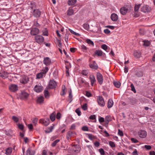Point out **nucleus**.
Listing matches in <instances>:
<instances>
[{
  "instance_id": "7ed1b4c3",
  "label": "nucleus",
  "mask_w": 155,
  "mask_h": 155,
  "mask_svg": "<svg viewBox=\"0 0 155 155\" xmlns=\"http://www.w3.org/2000/svg\"><path fill=\"white\" fill-rule=\"evenodd\" d=\"M34 39L36 42L41 45L44 41V38L41 35H36L35 36Z\"/></svg>"
},
{
  "instance_id": "f257e3e1",
  "label": "nucleus",
  "mask_w": 155,
  "mask_h": 155,
  "mask_svg": "<svg viewBox=\"0 0 155 155\" xmlns=\"http://www.w3.org/2000/svg\"><path fill=\"white\" fill-rule=\"evenodd\" d=\"M131 5H125L124 6L121 7L120 9V12L123 15H125L128 11L131 10Z\"/></svg>"
},
{
  "instance_id": "13d9d810",
  "label": "nucleus",
  "mask_w": 155,
  "mask_h": 155,
  "mask_svg": "<svg viewBox=\"0 0 155 155\" xmlns=\"http://www.w3.org/2000/svg\"><path fill=\"white\" fill-rule=\"evenodd\" d=\"M144 147L147 150H150L151 149V147L150 145H145Z\"/></svg>"
},
{
  "instance_id": "052dcab7",
  "label": "nucleus",
  "mask_w": 155,
  "mask_h": 155,
  "mask_svg": "<svg viewBox=\"0 0 155 155\" xmlns=\"http://www.w3.org/2000/svg\"><path fill=\"white\" fill-rule=\"evenodd\" d=\"M18 128L21 130H23L24 128V126L22 124H19L18 125Z\"/></svg>"
},
{
  "instance_id": "58836bf2",
  "label": "nucleus",
  "mask_w": 155,
  "mask_h": 155,
  "mask_svg": "<svg viewBox=\"0 0 155 155\" xmlns=\"http://www.w3.org/2000/svg\"><path fill=\"white\" fill-rule=\"evenodd\" d=\"M83 28L86 30H88L89 28V25L87 23H84L83 25Z\"/></svg>"
},
{
  "instance_id": "f704fd0d",
  "label": "nucleus",
  "mask_w": 155,
  "mask_h": 155,
  "mask_svg": "<svg viewBox=\"0 0 155 155\" xmlns=\"http://www.w3.org/2000/svg\"><path fill=\"white\" fill-rule=\"evenodd\" d=\"M43 33L42 35L43 36H48V31L46 28H45L44 30L42 31Z\"/></svg>"
},
{
  "instance_id": "680f3d73",
  "label": "nucleus",
  "mask_w": 155,
  "mask_h": 155,
  "mask_svg": "<svg viewBox=\"0 0 155 155\" xmlns=\"http://www.w3.org/2000/svg\"><path fill=\"white\" fill-rule=\"evenodd\" d=\"M118 134L120 136H123V131L120 129H118Z\"/></svg>"
},
{
  "instance_id": "ddd939ff",
  "label": "nucleus",
  "mask_w": 155,
  "mask_h": 155,
  "mask_svg": "<svg viewBox=\"0 0 155 155\" xmlns=\"http://www.w3.org/2000/svg\"><path fill=\"white\" fill-rule=\"evenodd\" d=\"M29 81V78L27 76H24L20 79V82L22 84H25L27 83Z\"/></svg>"
},
{
  "instance_id": "4c0bfd02",
  "label": "nucleus",
  "mask_w": 155,
  "mask_h": 155,
  "mask_svg": "<svg viewBox=\"0 0 155 155\" xmlns=\"http://www.w3.org/2000/svg\"><path fill=\"white\" fill-rule=\"evenodd\" d=\"M12 119L15 123H17L19 121V119L18 117L15 116H13L12 117Z\"/></svg>"
},
{
  "instance_id": "a18cd8bd",
  "label": "nucleus",
  "mask_w": 155,
  "mask_h": 155,
  "mask_svg": "<svg viewBox=\"0 0 155 155\" xmlns=\"http://www.w3.org/2000/svg\"><path fill=\"white\" fill-rule=\"evenodd\" d=\"M88 74L87 71L86 70H83L81 72V74L85 76H87Z\"/></svg>"
},
{
  "instance_id": "e433bc0d",
  "label": "nucleus",
  "mask_w": 155,
  "mask_h": 155,
  "mask_svg": "<svg viewBox=\"0 0 155 155\" xmlns=\"http://www.w3.org/2000/svg\"><path fill=\"white\" fill-rule=\"evenodd\" d=\"M33 26L34 27H36V28H39L40 27V25L39 24L37 20L36 21H35V22H34L33 24Z\"/></svg>"
},
{
  "instance_id": "603ef678",
  "label": "nucleus",
  "mask_w": 155,
  "mask_h": 155,
  "mask_svg": "<svg viewBox=\"0 0 155 155\" xmlns=\"http://www.w3.org/2000/svg\"><path fill=\"white\" fill-rule=\"evenodd\" d=\"M38 120V119L36 118H33L32 120V123L34 124L35 125H36L37 124Z\"/></svg>"
},
{
  "instance_id": "412c9836",
  "label": "nucleus",
  "mask_w": 155,
  "mask_h": 155,
  "mask_svg": "<svg viewBox=\"0 0 155 155\" xmlns=\"http://www.w3.org/2000/svg\"><path fill=\"white\" fill-rule=\"evenodd\" d=\"M35 152L31 150L30 148H28L26 152V155H34Z\"/></svg>"
},
{
  "instance_id": "7c9ffc66",
  "label": "nucleus",
  "mask_w": 155,
  "mask_h": 155,
  "mask_svg": "<svg viewBox=\"0 0 155 155\" xmlns=\"http://www.w3.org/2000/svg\"><path fill=\"white\" fill-rule=\"evenodd\" d=\"M67 15L68 16H71L73 15L74 13V10L72 9L69 8L67 11Z\"/></svg>"
},
{
  "instance_id": "864d4df0",
  "label": "nucleus",
  "mask_w": 155,
  "mask_h": 155,
  "mask_svg": "<svg viewBox=\"0 0 155 155\" xmlns=\"http://www.w3.org/2000/svg\"><path fill=\"white\" fill-rule=\"evenodd\" d=\"M136 75L138 77H141L143 76V73L139 71L137 72Z\"/></svg>"
},
{
  "instance_id": "bb28decb",
  "label": "nucleus",
  "mask_w": 155,
  "mask_h": 155,
  "mask_svg": "<svg viewBox=\"0 0 155 155\" xmlns=\"http://www.w3.org/2000/svg\"><path fill=\"white\" fill-rule=\"evenodd\" d=\"M77 0H68V4L69 6L74 5L76 3Z\"/></svg>"
},
{
  "instance_id": "b1692460",
  "label": "nucleus",
  "mask_w": 155,
  "mask_h": 155,
  "mask_svg": "<svg viewBox=\"0 0 155 155\" xmlns=\"http://www.w3.org/2000/svg\"><path fill=\"white\" fill-rule=\"evenodd\" d=\"M5 134L7 136L9 137H12L14 135L13 131L11 130H9L8 131H5Z\"/></svg>"
},
{
  "instance_id": "0e129e2a",
  "label": "nucleus",
  "mask_w": 155,
  "mask_h": 155,
  "mask_svg": "<svg viewBox=\"0 0 155 155\" xmlns=\"http://www.w3.org/2000/svg\"><path fill=\"white\" fill-rule=\"evenodd\" d=\"M85 95L86 96L88 97H90L92 95L88 91H86V94Z\"/></svg>"
},
{
  "instance_id": "a878e982",
  "label": "nucleus",
  "mask_w": 155,
  "mask_h": 155,
  "mask_svg": "<svg viewBox=\"0 0 155 155\" xmlns=\"http://www.w3.org/2000/svg\"><path fill=\"white\" fill-rule=\"evenodd\" d=\"M114 104V102L111 99H109L107 103V108H110L113 106Z\"/></svg>"
},
{
  "instance_id": "2eb2a0df",
  "label": "nucleus",
  "mask_w": 155,
  "mask_h": 155,
  "mask_svg": "<svg viewBox=\"0 0 155 155\" xmlns=\"http://www.w3.org/2000/svg\"><path fill=\"white\" fill-rule=\"evenodd\" d=\"M90 68L92 69L96 70L98 68L97 64L95 61H93L91 63L89 64Z\"/></svg>"
},
{
  "instance_id": "5701e85b",
  "label": "nucleus",
  "mask_w": 155,
  "mask_h": 155,
  "mask_svg": "<svg viewBox=\"0 0 155 155\" xmlns=\"http://www.w3.org/2000/svg\"><path fill=\"white\" fill-rule=\"evenodd\" d=\"M134 56L137 58H139L141 57V54L139 51H135L133 53Z\"/></svg>"
},
{
  "instance_id": "ea45409f",
  "label": "nucleus",
  "mask_w": 155,
  "mask_h": 155,
  "mask_svg": "<svg viewBox=\"0 0 155 155\" xmlns=\"http://www.w3.org/2000/svg\"><path fill=\"white\" fill-rule=\"evenodd\" d=\"M144 42L143 45L145 46H148L150 44V43L149 41L148 40H145L143 41Z\"/></svg>"
},
{
  "instance_id": "6e6d98bb",
  "label": "nucleus",
  "mask_w": 155,
  "mask_h": 155,
  "mask_svg": "<svg viewBox=\"0 0 155 155\" xmlns=\"http://www.w3.org/2000/svg\"><path fill=\"white\" fill-rule=\"evenodd\" d=\"M131 140L133 143H136L139 142V141L135 138H131Z\"/></svg>"
},
{
  "instance_id": "473e14b6",
  "label": "nucleus",
  "mask_w": 155,
  "mask_h": 155,
  "mask_svg": "<svg viewBox=\"0 0 155 155\" xmlns=\"http://www.w3.org/2000/svg\"><path fill=\"white\" fill-rule=\"evenodd\" d=\"M73 135V132L71 131H69L67 133L66 135V138L67 140H69L70 137H71Z\"/></svg>"
},
{
  "instance_id": "f03ea898",
  "label": "nucleus",
  "mask_w": 155,
  "mask_h": 155,
  "mask_svg": "<svg viewBox=\"0 0 155 155\" xmlns=\"http://www.w3.org/2000/svg\"><path fill=\"white\" fill-rule=\"evenodd\" d=\"M49 68L48 67H45L41 71L36 74V78L37 79H40L45 76L46 73L48 72Z\"/></svg>"
},
{
  "instance_id": "de8ad7c7",
  "label": "nucleus",
  "mask_w": 155,
  "mask_h": 155,
  "mask_svg": "<svg viewBox=\"0 0 155 155\" xmlns=\"http://www.w3.org/2000/svg\"><path fill=\"white\" fill-rule=\"evenodd\" d=\"M130 87L131 88V90L133 91L134 93H136V91L132 83H131L130 85Z\"/></svg>"
},
{
  "instance_id": "4d7b16f0",
  "label": "nucleus",
  "mask_w": 155,
  "mask_h": 155,
  "mask_svg": "<svg viewBox=\"0 0 155 155\" xmlns=\"http://www.w3.org/2000/svg\"><path fill=\"white\" fill-rule=\"evenodd\" d=\"M96 116L95 115H92L90 116L89 117V119L92 120H94L96 119Z\"/></svg>"
},
{
  "instance_id": "09e8293b",
  "label": "nucleus",
  "mask_w": 155,
  "mask_h": 155,
  "mask_svg": "<svg viewBox=\"0 0 155 155\" xmlns=\"http://www.w3.org/2000/svg\"><path fill=\"white\" fill-rule=\"evenodd\" d=\"M76 113L77 114L78 116H80L81 115V112L79 108L75 110Z\"/></svg>"
},
{
  "instance_id": "c85d7f7f",
  "label": "nucleus",
  "mask_w": 155,
  "mask_h": 155,
  "mask_svg": "<svg viewBox=\"0 0 155 155\" xmlns=\"http://www.w3.org/2000/svg\"><path fill=\"white\" fill-rule=\"evenodd\" d=\"M0 77L3 78H6L7 77V72L3 71L1 73H0Z\"/></svg>"
},
{
  "instance_id": "a211bd4d",
  "label": "nucleus",
  "mask_w": 155,
  "mask_h": 155,
  "mask_svg": "<svg viewBox=\"0 0 155 155\" xmlns=\"http://www.w3.org/2000/svg\"><path fill=\"white\" fill-rule=\"evenodd\" d=\"M89 78L91 81V84L92 86H93L94 84L96 82V80L94 75L91 74L90 75Z\"/></svg>"
},
{
  "instance_id": "f8f14e48",
  "label": "nucleus",
  "mask_w": 155,
  "mask_h": 155,
  "mask_svg": "<svg viewBox=\"0 0 155 155\" xmlns=\"http://www.w3.org/2000/svg\"><path fill=\"white\" fill-rule=\"evenodd\" d=\"M147 132L144 130H141L139 131L138 132V135L141 138H144L147 135Z\"/></svg>"
},
{
  "instance_id": "6ab92c4d",
  "label": "nucleus",
  "mask_w": 155,
  "mask_h": 155,
  "mask_svg": "<svg viewBox=\"0 0 155 155\" xmlns=\"http://www.w3.org/2000/svg\"><path fill=\"white\" fill-rule=\"evenodd\" d=\"M103 53V52L101 50H97L94 52V53L93 54V56H95V55H97L98 56H102Z\"/></svg>"
},
{
  "instance_id": "c9c22d12",
  "label": "nucleus",
  "mask_w": 155,
  "mask_h": 155,
  "mask_svg": "<svg viewBox=\"0 0 155 155\" xmlns=\"http://www.w3.org/2000/svg\"><path fill=\"white\" fill-rule=\"evenodd\" d=\"M60 141V140L59 139H57L55 140L51 143V146L52 147H54L57 144V143H58Z\"/></svg>"
},
{
  "instance_id": "2f4dec72",
  "label": "nucleus",
  "mask_w": 155,
  "mask_h": 155,
  "mask_svg": "<svg viewBox=\"0 0 155 155\" xmlns=\"http://www.w3.org/2000/svg\"><path fill=\"white\" fill-rule=\"evenodd\" d=\"M65 85L62 86V91L60 93V94L61 96L64 95L65 94Z\"/></svg>"
},
{
  "instance_id": "1a4fd4ad",
  "label": "nucleus",
  "mask_w": 155,
  "mask_h": 155,
  "mask_svg": "<svg viewBox=\"0 0 155 155\" xmlns=\"http://www.w3.org/2000/svg\"><path fill=\"white\" fill-rule=\"evenodd\" d=\"M57 85L56 81L54 80H51L49 81L48 87L50 89H54L56 87Z\"/></svg>"
},
{
  "instance_id": "20e7f679",
  "label": "nucleus",
  "mask_w": 155,
  "mask_h": 155,
  "mask_svg": "<svg viewBox=\"0 0 155 155\" xmlns=\"http://www.w3.org/2000/svg\"><path fill=\"white\" fill-rule=\"evenodd\" d=\"M97 102L99 106L103 107L105 105V102L104 99L102 96H98L97 97Z\"/></svg>"
},
{
  "instance_id": "79ce46f5",
  "label": "nucleus",
  "mask_w": 155,
  "mask_h": 155,
  "mask_svg": "<svg viewBox=\"0 0 155 155\" xmlns=\"http://www.w3.org/2000/svg\"><path fill=\"white\" fill-rule=\"evenodd\" d=\"M69 92V96L68 97L71 100V101L72 100V91L71 89H70L68 91Z\"/></svg>"
},
{
  "instance_id": "393cba45",
  "label": "nucleus",
  "mask_w": 155,
  "mask_h": 155,
  "mask_svg": "<svg viewBox=\"0 0 155 155\" xmlns=\"http://www.w3.org/2000/svg\"><path fill=\"white\" fill-rule=\"evenodd\" d=\"M56 113L55 112H53L51 114L50 116V118L51 120L53 122L54 121L55 119Z\"/></svg>"
},
{
  "instance_id": "72a5a7b5",
  "label": "nucleus",
  "mask_w": 155,
  "mask_h": 155,
  "mask_svg": "<svg viewBox=\"0 0 155 155\" xmlns=\"http://www.w3.org/2000/svg\"><path fill=\"white\" fill-rule=\"evenodd\" d=\"M86 41L89 45H91L92 46H94V42L90 39H87L86 40Z\"/></svg>"
},
{
  "instance_id": "aec40b11",
  "label": "nucleus",
  "mask_w": 155,
  "mask_h": 155,
  "mask_svg": "<svg viewBox=\"0 0 155 155\" xmlns=\"http://www.w3.org/2000/svg\"><path fill=\"white\" fill-rule=\"evenodd\" d=\"M110 18L113 21H116L118 20V18L117 14L113 13L111 15Z\"/></svg>"
},
{
  "instance_id": "c756f323",
  "label": "nucleus",
  "mask_w": 155,
  "mask_h": 155,
  "mask_svg": "<svg viewBox=\"0 0 155 155\" xmlns=\"http://www.w3.org/2000/svg\"><path fill=\"white\" fill-rule=\"evenodd\" d=\"M12 152V148L11 147H9L6 150L5 154L7 155H10Z\"/></svg>"
},
{
  "instance_id": "3c124183",
  "label": "nucleus",
  "mask_w": 155,
  "mask_h": 155,
  "mask_svg": "<svg viewBox=\"0 0 155 155\" xmlns=\"http://www.w3.org/2000/svg\"><path fill=\"white\" fill-rule=\"evenodd\" d=\"M56 116L57 119L59 120L61 117V114L60 112H58L56 114Z\"/></svg>"
},
{
  "instance_id": "4be33fe9",
  "label": "nucleus",
  "mask_w": 155,
  "mask_h": 155,
  "mask_svg": "<svg viewBox=\"0 0 155 155\" xmlns=\"http://www.w3.org/2000/svg\"><path fill=\"white\" fill-rule=\"evenodd\" d=\"M44 101V98L43 96H41L38 97L37 102L38 104H41L43 103Z\"/></svg>"
},
{
  "instance_id": "9d476101",
  "label": "nucleus",
  "mask_w": 155,
  "mask_h": 155,
  "mask_svg": "<svg viewBox=\"0 0 155 155\" xmlns=\"http://www.w3.org/2000/svg\"><path fill=\"white\" fill-rule=\"evenodd\" d=\"M39 33V29L36 28H32L30 31V34L31 35L36 36Z\"/></svg>"
},
{
  "instance_id": "39448f33",
  "label": "nucleus",
  "mask_w": 155,
  "mask_h": 155,
  "mask_svg": "<svg viewBox=\"0 0 155 155\" xmlns=\"http://www.w3.org/2000/svg\"><path fill=\"white\" fill-rule=\"evenodd\" d=\"M41 15V11L38 9H34L32 12L33 15L35 18L40 17Z\"/></svg>"
},
{
  "instance_id": "c03bdc74",
  "label": "nucleus",
  "mask_w": 155,
  "mask_h": 155,
  "mask_svg": "<svg viewBox=\"0 0 155 155\" xmlns=\"http://www.w3.org/2000/svg\"><path fill=\"white\" fill-rule=\"evenodd\" d=\"M101 48L106 51L107 52H108V51H107V46L105 44H103L101 45Z\"/></svg>"
},
{
  "instance_id": "bf43d9fd",
  "label": "nucleus",
  "mask_w": 155,
  "mask_h": 155,
  "mask_svg": "<svg viewBox=\"0 0 155 155\" xmlns=\"http://www.w3.org/2000/svg\"><path fill=\"white\" fill-rule=\"evenodd\" d=\"M104 121V118L103 117L99 116V121L100 123L103 122Z\"/></svg>"
},
{
  "instance_id": "5fc2aeb1",
  "label": "nucleus",
  "mask_w": 155,
  "mask_h": 155,
  "mask_svg": "<svg viewBox=\"0 0 155 155\" xmlns=\"http://www.w3.org/2000/svg\"><path fill=\"white\" fill-rule=\"evenodd\" d=\"M99 152L101 155H104L105 154V151L102 148L99 149Z\"/></svg>"
},
{
  "instance_id": "69168bd1",
  "label": "nucleus",
  "mask_w": 155,
  "mask_h": 155,
  "mask_svg": "<svg viewBox=\"0 0 155 155\" xmlns=\"http://www.w3.org/2000/svg\"><path fill=\"white\" fill-rule=\"evenodd\" d=\"M105 120H109V121H110L111 120L110 116L107 115V116H106V117H105Z\"/></svg>"
},
{
  "instance_id": "8fccbe9b",
  "label": "nucleus",
  "mask_w": 155,
  "mask_h": 155,
  "mask_svg": "<svg viewBox=\"0 0 155 155\" xmlns=\"http://www.w3.org/2000/svg\"><path fill=\"white\" fill-rule=\"evenodd\" d=\"M82 109L84 110H86L87 109V104L85 103L84 104L82 107Z\"/></svg>"
},
{
  "instance_id": "37998d69",
  "label": "nucleus",
  "mask_w": 155,
  "mask_h": 155,
  "mask_svg": "<svg viewBox=\"0 0 155 155\" xmlns=\"http://www.w3.org/2000/svg\"><path fill=\"white\" fill-rule=\"evenodd\" d=\"M141 5L140 4L135 5L134 7V11L135 12L138 11L139 8Z\"/></svg>"
},
{
  "instance_id": "0eeeda50",
  "label": "nucleus",
  "mask_w": 155,
  "mask_h": 155,
  "mask_svg": "<svg viewBox=\"0 0 155 155\" xmlns=\"http://www.w3.org/2000/svg\"><path fill=\"white\" fill-rule=\"evenodd\" d=\"M39 122L44 126H46L49 124V119L48 118L41 119L40 120Z\"/></svg>"
},
{
  "instance_id": "6e6552de",
  "label": "nucleus",
  "mask_w": 155,
  "mask_h": 155,
  "mask_svg": "<svg viewBox=\"0 0 155 155\" xmlns=\"http://www.w3.org/2000/svg\"><path fill=\"white\" fill-rule=\"evenodd\" d=\"M150 8L148 5H144L141 8V12L144 13H148L150 11Z\"/></svg>"
},
{
  "instance_id": "dca6fc26",
  "label": "nucleus",
  "mask_w": 155,
  "mask_h": 155,
  "mask_svg": "<svg viewBox=\"0 0 155 155\" xmlns=\"http://www.w3.org/2000/svg\"><path fill=\"white\" fill-rule=\"evenodd\" d=\"M9 89L11 91L15 92L18 89V86L15 84H12L9 86Z\"/></svg>"
},
{
  "instance_id": "423d86ee",
  "label": "nucleus",
  "mask_w": 155,
  "mask_h": 155,
  "mask_svg": "<svg viewBox=\"0 0 155 155\" xmlns=\"http://www.w3.org/2000/svg\"><path fill=\"white\" fill-rule=\"evenodd\" d=\"M97 79L100 85H101L103 81V78L102 74L99 72L97 73Z\"/></svg>"
},
{
  "instance_id": "9b49d317",
  "label": "nucleus",
  "mask_w": 155,
  "mask_h": 155,
  "mask_svg": "<svg viewBox=\"0 0 155 155\" xmlns=\"http://www.w3.org/2000/svg\"><path fill=\"white\" fill-rule=\"evenodd\" d=\"M43 63L46 66H48L51 64V61L50 58L46 57L44 58Z\"/></svg>"
},
{
  "instance_id": "49530a36",
  "label": "nucleus",
  "mask_w": 155,
  "mask_h": 155,
  "mask_svg": "<svg viewBox=\"0 0 155 155\" xmlns=\"http://www.w3.org/2000/svg\"><path fill=\"white\" fill-rule=\"evenodd\" d=\"M109 145L112 147H115V144L114 142L111 141H109Z\"/></svg>"
},
{
  "instance_id": "338daca9",
  "label": "nucleus",
  "mask_w": 155,
  "mask_h": 155,
  "mask_svg": "<svg viewBox=\"0 0 155 155\" xmlns=\"http://www.w3.org/2000/svg\"><path fill=\"white\" fill-rule=\"evenodd\" d=\"M104 32L106 34H108L110 32V31L108 29H106L104 30Z\"/></svg>"
},
{
  "instance_id": "774afa93",
  "label": "nucleus",
  "mask_w": 155,
  "mask_h": 155,
  "mask_svg": "<svg viewBox=\"0 0 155 155\" xmlns=\"http://www.w3.org/2000/svg\"><path fill=\"white\" fill-rule=\"evenodd\" d=\"M128 68L126 65H125L124 68V72L126 73L128 72Z\"/></svg>"
},
{
  "instance_id": "e2e57ef3",
  "label": "nucleus",
  "mask_w": 155,
  "mask_h": 155,
  "mask_svg": "<svg viewBox=\"0 0 155 155\" xmlns=\"http://www.w3.org/2000/svg\"><path fill=\"white\" fill-rule=\"evenodd\" d=\"M82 130L84 131H88V127L86 126H84L82 128Z\"/></svg>"
},
{
  "instance_id": "4468645a",
  "label": "nucleus",
  "mask_w": 155,
  "mask_h": 155,
  "mask_svg": "<svg viewBox=\"0 0 155 155\" xmlns=\"http://www.w3.org/2000/svg\"><path fill=\"white\" fill-rule=\"evenodd\" d=\"M43 89V87L41 85L39 84L36 85L34 88L35 91L37 93L40 92L42 91Z\"/></svg>"
},
{
  "instance_id": "cd10ccee",
  "label": "nucleus",
  "mask_w": 155,
  "mask_h": 155,
  "mask_svg": "<svg viewBox=\"0 0 155 155\" xmlns=\"http://www.w3.org/2000/svg\"><path fill=\"white\" fill-rule=\"evenodd\" d=\"M113 84L114 86L117 88H120L121 85V83L119 81H114Z\"/></svg>"
},
{
  "instance_id": "a19ab883",
  "label": "nucleus",
  "mask_w": 155,
  "mask_h": 155,
  "mask_svg": "<svg viewBox=\"0 0 155 155\" xmlns=\"http://www.w3.org/2000/svg\"><path fill=\"white\" fill-rule=\"evenodd\" d=\"M44 94L45 97L46 98H48L49 97V94L48 90H45L44 91Z\"/></svg>"
},
{
  "instance_id": "f3484780",
  "label": "nucleus",
  "mask_w": 155,
  "mask_h": 155,
  "mask_svg": "<svg viewBox=\"0 0 155 155\" xmlns=\"http://www.w3.org/2000/svg\"><path fill=\"white\" fill-rule=\"evenodd\" d=\"M28 94L25 91H22L20 95V98L22 99H25L28 97Z\"/></svg>"
}]
</instances>
